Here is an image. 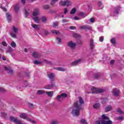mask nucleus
<instances>
[{"mask_svg":"<svg viewBox=\"0 0 124 124\" xmlns=\"http://www.w3.org/2000/svg\"><path fill=\"white\" fill-rule=\"evenodd\" d=\"M120 9H121V7L118 6L115 8V13L118 14L119 13V11H120Z\"/></svg>","mask_w":124,"mask_h":124,"instance_id":"36","label":"nucleus"},{"mask_svg":"<svg viewBox=\"0 0 124 124\" xmlns=\"http://www.w3.org/2000/svg\"><path fill=\"white\" fill-rule=\"evenodd\" d=\"M2 9L4 10V11H7V10L4 7H2Z\"/></svg>","mask_w":124,"mask_h":124,"instance_id":"63","label":"nucleus"},{"mask_svg":"<svg viewBox=\"0 0 124 124\" xmlns=\"http://www.w3.org/2000/svg\"><path fill=\"white\" fill-rule=\"evenodd\" d=\"M117 111L118 112V113H119V114H124V112H123V111H122V110H121L120 108H118L117 109Z\"/></svg>","mask_w":124,"mask_h":124,"instance_id":"46","label":"nucleus"},{"mask_svg":"<svg viewBox=\"0 0 124 124\" xmlns=\"http://www.w3.org/2000/svg\"><path fill=\"white\" fill-rule=\"evenodd\" d=\"M78 44H83V42L82 41H78Z\"/></svg>","mask_w":124,"mask_h":124,"instance_id":"59","label":"nucleus"},{"mask_svg":"<svg viewBox=\"0 0 124 124\" xmlns=\"http://www.w3.org/2000/svg\"><path fill=\"white\" fill-rule=\"evenodd\" d=\"M4 69H5V71L7 72L10 75H13V70L11 69L10 67H6V66H3Z\"/></svg>","mask_w":124,"mask_h":124,"instance_id":"8","label":"nucleus"},{"mask_svg":"<svg viewBox=\"0 0 124 124\" xmlns=\"http://www.w3.org/2000/svg\"><path fill=\"white\" fill-rule=\"evenodd\" d=\"M62 23H67V22H68V20L66 19H62Z\"/></svg>","mask_w":124,"mask_h":124,"instance_id":"53","label":"nucleus"},{"mask_svg":"<svg viewBox=\"0 0 124 124\" xmlns=\"http://www.w3.org/2000/svg\"><path fill=\"white\" fill-rule=\"evenodd\" d=\"M78 101L80 105H79L78 102L75 103L74 108L72 110V114H73V115L75 114L77 117L79 116V111H80V109H81V105L84 104V100H83V98L80 96L78 97Z\"/></svg>","mask_w":124,"mask_h":124,"instance_id":"1","label":"nucleus"},{"mask_svg":"<svg viewBox=\"0 0 124 124\" xmlns=\"http://www.w3.org/2000/svg\"><path fill=\"white\" fill-rule=\"evenodd\" d=\"M95 124H113V122L110 120L108 116L105 114L102 115V120L100 121H96Z\"/></svg>","mask_w":124,"mask_h":124,"instance_id":"2","label":"nucleus"},{"mask_svg":"<svg viewBox=\"0 0 124 124\" xmlns=\"http://www.w3.org/2000/svg\"><path fill=\"white\" fill-rule=\"evenodd\" d=\"M112 110V107L111 106H107L105 109V112H109Z\"/></svg>","mask_w":124,"mask_h":124,"instance_id":"22","label":"nucleus"},{"mask_svg":"<svg viewBox=\"0 0 124 124\" xmlns=\"http://www.w3.org/2000/svg\"><path fill=\"white\" fill-rule=\"evenodd\" d=\"M110 42L112 44H116V39L114 38L110 40Z\"/></svg>","mask_w":124,"mask_h":124,"instance_id":"42","label":"nucleus"},{"mask_svg":"<svg viewBox=\"0 0 124 124\" xmlns=\"http://www.w3.org/2000/svg\"><path fill=\"white\" fill-rule=\"evenodd\" d=\"M21 2L23 4H25L26 3V0H21Z\"/></svg>","mask_w":124,"mask_h":124,"instance_id":"60","label":"nucleus"},{"mask_svg":"<svg viewBox=\"0 0 124 124\" xmlns=\"http://www.w3.org/2000/svg\"><path fill=\"white\" fill-rule=\"evenodd\" d=\"M32 19L33 21H34L35 23H36V24L40 23V20L39 19V18H38V16H32Z\"/></svg>","mask_w":124,"mask_h":124,"instance_id":"14","label":"nucleus"},{"mask_svg":"<svg viewBox=\"0 0 124 124\" xmlns=\"http://www.w3.org/2000/svg\"><path fill=\"white\" fill-rule=\"evenodd\" d=\"M13 31H14V32H12L11 33V36H12L13 38H16V37H17V36H16V33H17V32H18V31H19V29H18V28H16V27H15V26H13Z\"/></svg>","mask_w":124,"mask_h":124,"instance_id":"6","label":"nucleus"},{"mask_svg":"<svg viewBox=\"0 0 124 124\" xmlns=\"http://www.w3.org/2000/svg\"><path fill=\"white\" fill-rule=\"evenodd\" d=\"M40 14V10L38 8H35L34 9L32 13V16H38Z\"/></svg>","mask_w":124,"mask_h":124,"instance_id":"9","label":"nucleus"},{"mask_svg":"<svg viewBox=\"0 0 124 124\" xmlns=\"http://www.w3.org/2000/svg\"><path fill=\"white\" fill-rule=\"evenodd\" d=\"M10 120L11 122H14V123H19V120L13 116H10Z\"/></svg>","mask_w":124,"mask_h":124,"instance_id":"16","label":"nucleus"},{"mask_svg":"<svg viewBox=\"0 0 124 124\" xmlns=\"http://www.w3.org/2000/svg\"><path fill=\"white\" fill-rule=\"evenodd\" d=\"M47 78L50 79V80H52V81H54L55 80V77H56V75H55L54 73H48L47 74Z\"/></svg>","mask_w":124,"mask_h":124,"instance_id":"10","label":"nucleus"},{"mask_svg":"<svg viewBox=\"0 0 124 124\" xmlns=\"http://www.w3.org/2000/svg\"><path fill=\"white\" fill-rule=\"evenodd\" d=\"M1 115H2V116H3V117H5V116H6V113L5 112H2L1 113Z\"/></svg>","mask_w":124,"mask_h":124,"instance_id":"58","label":"nucleus"},{"mask_svg":"<svg viewBox=\"0 0 124 124\" xmlns=\"http://www.w3.org/2000/svg\"><path fill=\"white\" fill-rule=\"evenodd\" d=\"M44 62L46 63V64H49V65H52V62L48 61L47 60H44Z\"/></svg>","mask_w":124,"mask_h":124,"instance_id":"25","label":"nucleus"},{"mask_svg":"<svg viewBox=\"0 0 124 124\" xmlns=\"http://www.w3.org/2000/svg\"><path fill=\"white\" fill-rule=\"evenodd\" d=\"M11 46L13 47V48H16V43H15V42L13 41L11 43Z\"/></svg>","mask_w":124,"mask_h":124,"instance_id":"35","label":"nucleus"},{"mask_svg":"<svg viewBox=\"0 0 124 124\" xmlns=\"http://www.w3.org/2000/svg\"><path fill=\"white\" fill-rule=\"evenodd\" d=\"M57 70H59V71H65V69L62 67H57L55 68Z\"/></svg>","mask_w":124,"mask_h":124,"instance_id":"33","label":"nucleus"},{"mask_svg":"<svg viewBox=\"0 0 124 124\" xmlns=\"http://www.w3.org/2000/svg\"><path fill=\"white\" fill-rule=\"evenodd\" d=\"M50 124H59V121L57 120H52L50 122Z\"/></svg>","mask_w":124,"mask_h":124,"instance_id":"39","label":"nucleus"},{"mask_svg":"<svg viewBox=\"0 0 124 124\" xmlns=\"http://www.w3.org/2000/svg\"><path fill=\"white\" fill-rule=\"evenodd\" d=\"M55 86V84H52L51 85H46L45 88L46 90H51V89H53Z\"/></svg>","mask_w":124,"mask_h":124,"instance_id":"17","label":"nucleus"},{"mask_svg":"<svg viewBox=\"0 0 124 124\" xmlns=\"http://www.w3.org/2000/svg\"><path fill=\"white\" fill-rule=\"evenodd\" d=\"M31 27L33 29H35L37 30V31H39L40 30V28H39V26L37 24H31Z\"/></svg>","mask_w":124,"mask_h":124,"instance_id":"19","label":"nucleus"},{"mask_svg":"<svg viewBox=\"0 0 124 124\" xmlns=\"http://www.w3.org/2000/svg\"><path fill=\"white\" fill-rule=\"evenodd\" d=\"M29 107H31V108H32V107H33V104H29Z\"/></svg>","mask_w":124,"mask_h":124,"instance_id":"57","label":"nucleus"},{"mask_svg":"<svg viewBox=\"0 0 124 124\" xmlns=\"http://www.w3.org/2000/svg\"><path fill=\"white\" fill-rule=\"evenodd\" d=\"M63 14L64 15H66V14L67 13H68V9H67V8H64L63 10Z\"/></svg>","mask_w":124,"mask_h":124,"instance_id":"31","label":"nucleus"},{"mask_svg":"<svg viewBox=\"0 0 124 124\" xmlns=\"http://www.w3.org/2000/svg\"><path fill=\"white\" fill-rule=\"evenodd\" d=\"M59 5H62V6H64V5H66V0L65 1H61L59 2Z\"/></svg>","mask_w":124,"mask_h":124,"instance_id":"32","label":"nucleus"},{"mask_svg":"<svg viewBox=\"0 0 124 124\" xmlns=\"http://www.w3.org/2000/svg\"><path fill=\"white\" fill-rule=\"evenodd\" d=\"M24 52H25V53H27V52H28V49H27V48H25V49H24Z\"/></svg>","mask_w":124,"mask_h":124,"instance_id":"64","label":"nucleus"},{"mask_svg":"<svg viewBox=\"0 0 124 124\" xmlns=\"http://www.w3.org/2000/svg\"><path fill=\"white\" fill-rule=\"evenodd\" d=\"M91 91L92 92V93H104V90L99 89V88H95L94 87H92L91 88Z\"/></svg>","mask_w":124,"mask_h":124,"instance_id":"5","label":"nucleus"},{"mask_svg":"<svg viewBox=\"0 0 124 124\" xmlns=\"http://www.w3.org/2000/svg\"><path fill=\"white\" fill-rule=\"evenodd\" d=\"M51 32H52V33H55V34H60V33H61L60 31L57 30H52Z\"/></svg>","mask_w":124,"mask_h":124,"instance_id":"28","label":"nucleus"},{"mask_svg":"<svg viewBox=\"0 0 124 124\" xmlns=\"http://www.w3.org/2000/svg\"><path fill=\"white\" fill-rule=\"evenodd\" d=\"M81 123L82 124H88V123H87L85 119H81Z\"/></svg>","mask_w":124,"mask_h":124,"instance_id":"45","label":"nucleus"},{"mask_svg":"<svg viewBox=\"0 0 124 124\" xmlns=\"http://www.w3.org/2000/svg\"><path fill=\"white\" fill-rule=\"evenodd\" d=\"M58 17H59L60 18L62 17L63 18V17L64 16L63 15H61V14H59L58 15Z\"/></svg>","mask_w":124,"mask_h":124,"instance_id":"54","label":"nucleus"},{"mask_svg":"<svg viewBox=\"0 0 124 124\" xmlns=\"http://www.w3.org/2000/svg\"><path fill=\"white\" fill-rule=\"evenodd\" d=\"M49 8H50L49 5H45L44 6V9L47 10V9H49Z\"/></svg>","mask_w":124,"mask_h":124,"instance_id":"44","label":"nucleus"},{"mask_svg":"<svg viewBox=\"0 0 124 124\" xmlns=\"http://www.w3.org/2000/svg\"><path fill=\"white\" fill-rule=\"evenodd\" d=\"M113 94L115 96H119V94L120 93V91L118 89H114L113 91H112Z\"/></svg>","mask_w":124,"mask_h":124,"instance_id":"15","label":"nucleus"},{"mask_svg":"<svg viewBox=\"0 0 124 124\" xmlns=\"http://www.w3.org/2000/svg\"><path fill=\"white\" fill-rule=\"evenodd\" d=\"M12 50H13L12 47H11V46H10L8 48V49L6 51V53H8V52L9 53H10V54H11V52H12Z\"/></svg>","mask_w":124,"mask_h":124,"instance_id":"40","label":"nucleus"},{"mask_svg":"<svg viewBox=\"0 0 124 124\" xmlns=\"http://www.w3.org/2000/svg\"><path fill=\"white\" fill-rule=\"evenodd\" d=\"M72 5V2L69 0H66V6H70V5Z\"/></svg>","mask_w":124,"mask_h":124,"instance_id":"27","label":"nucleus"},{"mask_svg":"<svg viewBox=\"0 0 124 124\" xmlns=\"http://www.w3.org/2000/svg\"><path fill=\"white\" fill-rule=\"evenodd\" d=\"M90 22H91V23H94V18H91L89 19Z\"/></svg>","mask_w":124,"mask_h":124,"instance_id":"48","label":"nucleus"},{"mask_svg":"<svg viewBox=\"0 0 124 124\" xmlns=\"http://www.w3.org/2000/svg\"><path fill=\"white\" fill-rule=\"evenodd\" d=\"M41 20L43 23H45L46 21H47V18H46V17L45 16H42L41 18Z\"/></svg>","mask_w":124,"mask_h":124,"instance_id":"38","label":"nucleus"},{"mask_svg":"<svg viewBox=\"0 0 124 124\" xmlns=\"http://www.w3.org/2000/svg\"><path fill=\"white\" fill-rule=\"evenodd\" d=\"M74 20H76V21L80 19V18L78 17H77V16H75L74 17Z\"/></svg>","mask_w":124,"mask_h":124,"instance_id":"52","label":"nucleus"},{"mask_svg":"<svg viewBox=\"0 0 124 124\" xmlns=\"http://www.w3.org/2000/svg\"><path fill=\"white\" fill-rule=\"evenodd\" d=\"M34 63L35 64H41V63H42V62H40L39 61L37 60H35L34 61Z\"/></svg>","mask_w":124,"mask_h":124,"instance_id":"41","label":"nucleus"},{"mask_svg":"<svg viewBox=\"0 0 124 124\" xmlns=\"http://www.w3.org/2000/svg\"><path fill=\"white\" fill-rule=\"evenodd\" d=\"M75 13H76V8H74L71 11L70 14H71L72 15H74V14H75Z\"/></svg>","mask_w":124,"mask_h":124,"instance_id":"30","label":"nucleus"},{"mask_svg":"<svg viewBox=\"0 0 124 124\" xmlns=\"http://www.w3.org/2000/svg\"><path fill=\"white\" fill-rule=\"evenodd\" d=\"M15 11L16 13H18L19 12V6L18 5H16L15 7Z\"/></svg>","mask_w":124,"mask_h":124,"instance_id":"34","label":"nucleus"},{"mask_svg":"<svg viewBox=\"0 0 124 124\" xmlns=\"http://www.w3.org/2000/svg\"><path fill=\"white\" fill-rule=\"evenodd\" d=\"M99 107H100V104L97 103V104H95L93 106V108L94 109H98V108H99Z\"/></svg>","mask_w":124,"mask_h":124,"instance_id":"26","label":"nucleus"},{"mask_svg":"<svg viewBox=\"0 0 124 124\" xmlns=\"http://www.w3.org/2000/svg\"><path fill=\"white\" fill-rule=\"evenodd\" d=\"M24 15L26 18H28V16L30 15V10L29 9L25 10Z\"/></svg>","mask_w":124,"mask_h":124,"instance_id":"20","label":"nucleus"},{"mask_svg":"<svg viewBox=\"0 0 124 124\" xmlns=\"http://www.w3.org/2000/svg\"><path fill=\"white\" fill-rule=\"evenodd\" d=\"M67 97V94L66 93H62L60 95H58L56 97V100L57 101H59V102H61V101H62L64 98H66Z\"/></svg>","mask_w":124,"mask_h":124,"instance_id":"4","label":"nucleus"},{"mask_svg":"<svg viewBox=\"0 0 124 124\" xmlns=\"http://www.w3.org/2000/svg\"><path fill=\"white\" fill-rule=\"evenodd\" d=\"M76 43L73 42V41L69 42L68 43V46L69 48H71L72 50H74L76 47Z\"/></svg>","mask_w":124,"mask_h":124,"instance_id":"7","label":"nucleus"},{"mask_svg":"<svg viewBox=\"0 0 124 124\" xmlns=\"http://www.w3.org/2000/svg\"><path fill=\"white\" fill-rule=\"evenodd\" d=\"M57 40L58 42V43H61V42H62V39L60 38L57 37Z\"/></svg>","mask_w":124,"mask_h":124,"instance_id":"50","label":"nucleus"},{"mask_svg":"<svg viewBox=\"0 0 124 124\" xmlns=\"http://www.w3.org/2000/svg\"><path fill=\"white\" fill-rule=\"evenodd\" d=\"M6 17L7 20L9 23L10 21H11V19H12V16H11V14H9V13H7L6 14Z\"/></svg>","mask_w":124,"mask_h":124,"instance_id":"12","label":"nucleus"},{"mask_svg":"<svg viewBox=\"0 0 124 124\" xmlns=\"http://www.w3.org/2000/svg\"><path fill=\"white\" fill-rule=\"evenodd\" d=\"M44 32H45V34H49V32H48V31H44Z\"/></svg>","mask_w":124,"mask_h":124,"instance_id":"62","label":"nucleus"},{"mask_svg":"<svg viewBox=\"0 0 124 124\" xmlns=\"http://www.w3.org/2000/svg\"><path fill=\"white\" fill-rule=\"evenodd\" d=\"M32 57H33L34 58H40L41 55L40 54H39V53H37V52H34L33 53L32 55Z\"/></svg>","mask_w":124,"mask_h":124,"instance_id":"21","label":"nucleus"},{"mask_svg":"<svg viewBox=\"0 0 124 124\" xmlns=\"http://www.w3.org/2000/svg\"><path fill=\"white\" fill-rule=\"evenodd\" d=\"M45 92L43 90H38L37 92V94L40 95L41 94H44Z\"/></svg>","mask_w":124,"mask_h":124,"instance_id":"24","label":"nucleus"},{"mask_svg":"<svg viewBox=\"0 0 124 124\" xmlns=\"http://www.w3.org/2000/svg\"><path fill=\"white\" fill-rule=\"evenodd\" d=\"M56 1H58V0H53L51 1L50 4L51 5H54Z\"/></svg>","mask_w":124,"mask_h":124,"instance_id":"47","label":"nucleus"},{"mask_svg":"<svg viewBox=\"0 0 124 124\" xmlns=\"http://www.w3.org/2000/svg\"><path fill=\"white\" fill-rule=\"evenodd\" d=\"M110 64H114V62H115V61L114 60H111L110 62Z\"/></svg>","mask_w":124,"mask_h":124,"instance_id":"56","label":"nucleus"},{"mask_svg":"<svg viewBox=\"0 0 124 124\" xmlns=\"http://www.w3.org/2000/svg\"><path fill=\"white\" fill-rule=\"evenodd\" d=\"M4 89H3V88L0 87V92H4Z\"/></svg>","mask_w":124,"mask_h":124,"instance_id":"55","label":"nucleus"},{"mask_svg":"<svg viewBox=\"0 0 124 124\" xmlns=\"http://www.w3.org/2000/svg\"><path fill=\"white\" fill-rule=\"evenodd\" d=\"M2 45L6 47V46H7V44L5 42L3 41L2 42Z\"/></svg>","mask_w":124,"mask_h":124,"instance_id":"49","label":"nucleus"},{"mask_svg":"<svg viewBox=\"0 0 124 124\" xmlns=\"http://www.w3.org/2000/svg\"><path fill=\"white\" fill-rule=\"evenodd\" d=\"M80 30H92V27L85 25L79 27Z\"/></svg>","mask_w":124,"mask_h":124,"instance_id":"11","label":"nucleus"},{"mask_svg":"<svg viewBox=\"0 0 124 124\" xmlns=\"http://www.w3.org/2000/svg\"><path fill=\"white\" fill-rule=\"evenodd\" d=\"M90 46L91 50H93V49L95 47L94 42H93V39L90 40Z\"/></svg>","mask_w":124,"mask_h":124,"instance_id":"13","label":"nucleus"},{"mask_svg":"<svg viewBox=\"0 0 124 124\" xmlns=\"http://www.w3.org/2000/svg\"><path fill=\"white\" fill-rule=\"evenodd\" d=\"M116 120H117V121H123V120H124V117L120 116V117H116Z\"/></svg>","mask_w":124,"mask_h":124,"instance_id":"43","label":"nucleus"},{"mask_svg":"<svg viewBox=\"0 0 124 124\" xmlns=\"http://www.w3.org/2000/svg\"><path fill=\"white\" fill-rule=\"evenodd\" d=\"M69 28L70 29V30H74V29H75V27L74 26H71L69 27Z\"/></svg>","mask_w":124,"mask_h":124,"instance_id":"61","label":"nucleus"},{"mask_svg":"<svg viewBox=\"0 0 124 124\" xmlns=\"http://www.w3.org/2000/svg\"><path fill=\"white\" fill-rule=\"evenodd\" d=\"M20 118H21V119H24V120H27V121H28V122H30V123H32V124H36V121L34 120H31V118H28L27 116V114L26 113H21L19 115Z\"/></svg>","mask_w":124,"mask_h":124,"instance_id":"3","label":"nucleus"},{"mask_svg":"<svg viewBox=\"0 0 124 124\" xmlns=\"http://www.w3.org/2000/svg\"><path fill=\"white\" fill-rule=\"evenodd\" d=\"M59 26V22H54L52 23V27L53 28H56V27H58Z\"/></svg>","mask_w":124,"mask_h":124,"instance_id":"29","label":"nucleus"},{"mask_svg":"<svg viewBox=\"0 0 124 124\" xmlns=\"http://www.w3.org/2000/svg\"><path fill=\"white\" fill-rule=\"evenodd\" d=\"M80 62H81V60L79 59L78 60H77V61L73 62L71 63V65H72V66H75V65H77V64H78V63H80Z\"/></svg>","mask_w":124,"mask_h":124,"instance_id":"18","label":"nucleus"},{"mask_svg":"<svg viewBox=\"0 0 124 124\" xmlns=\"http://www.w3.org/2000/svg\"><path fill=\"white\" fill-rule=\"evenodd\" d=\"M103 40H104V38H103L102 36L100 37L99 41H100V42H103Z\"/></svg>","mask_w":124,"mask_h":124,"instance_id":"51","label":"nucleus"},{"mask_svg":"<svg viewBox=\"0 0 124 124\" xmlns=\"http://www.w3.org/2000/svg\"><path fill=\"white\" fill-rule=\"evenodd\" d=\"M98 6L100 9H102V8H103V6H102V3L101 1L98 2Z\"/></svg>","mask_w":124,"mask_h":124,"instance_id":"37","label":"nucleus"},{"mask_svg":"<svg viewBox=\"0 0 124 124\" xmlns=\"http://www.w3.org/2000/svg\"><path fill=\"white\" fill-rule=\"evenodd\" d=\"M46 93L48 96H50V97H52V96H53V95L54 94V92L53 91L46 92Z\"/></svg>","mask_w":124,"mask_h":124,"instance_id":"23","label":"nucleus"}]
</instances>
